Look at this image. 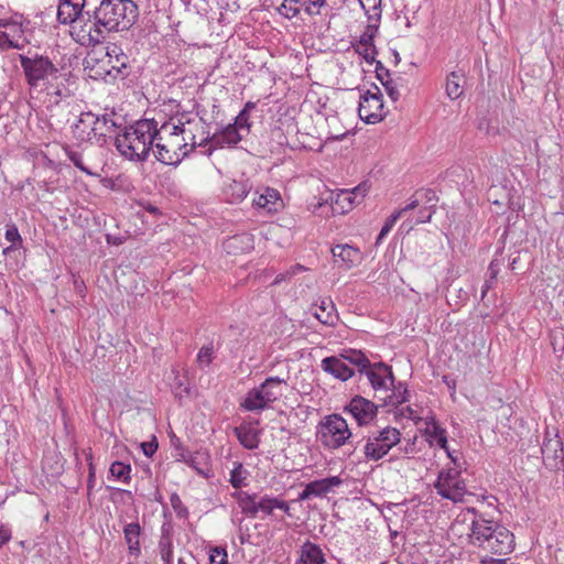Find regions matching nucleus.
<instances>
[{
	"instance_id": "864d4df0",
	"label": "nucleus",
	"mask_w": 564,
	"mask_h": 564,
	"mask_svg": "<svg viewBox=\"0 0 564 564\" xmlns=\"http://www.w3.org/2000/svg\"><path fill=\"white\" fill-rule=\"evenodd\" d=\"M364 189L361 186L356 187L351 193L346 194L345 199H347L350 204L357 203L360 204L364 197Z\"/></svg>"
},
{
	"instance_id": "7ed1b4c3",
	"label": "nucleus",
	"mask_w": 564,
	"mask_h": 564,
	"mask_svg": "<svg viewBox=\"0 0 564 564\" xmlns=\"http://www.w3.org/2000/svg\"><path fill=\"white\" fill-rule=\"evenodd\" d=\"M175 123H164L159 128V135L155 138L153 147H155V158L166 165H178L188 154V143L186 137H181L184 133V124H192V119L184 113L177 119Z\"/></svg>"
},
{
	"instance_id": "338daca9",
	"label": "nucleus",
	"mask_w": 564,
	"mask_h": 564,
	"mask_svg": "<svg viewBox=\"0 0 564 564\" xmlns=\"http://www.w3.org/2000/svg\"><path fill=\"white\" fill-rule=\"evenodd\" d=\"M282 381L279 377H269L258 388H267L271 383L280 384Z\"/></svg>"
},
{
	"instance_id": "49530a36",
	"label": "nucleus",
	"mask_w": 564,
	"mask_h": 564,
	"mask_svg": "<svg viewBox=\"0 0 564 564\" xmlns=\"http://www.w3.org/2000/svg\"><path fill=\"white\" fill-rule=\"evenodd\" d=\"M95 144L102 147L107 143V135L110 133L108 129L106 128V123L101 120V118L98 116L97 123L95 124Z\"/></svg>"
},
{
	"instance_id": "6ab92c4d",
	"label": "nucleus",
	"mask_w": 564,
	"mask_h": 564,
	"mask_svg": "<svg viewBox=\"0 0 564 564\" xmlns=\"http://www.w3.org/2000/svg\"><path fill=\"white\" fill-rule=\"evenodd\" d=\"M276 399L278 397L271 390H249L241 402V408L249 412L262 411Z\"/></svg>"
},
{
	"instance_id": "dca6fc26",
	"label": "nucleus",
	"mask_w": 564,
	"mask_h": 564,
	"mask_svg": "<svg viewBox=\"0 0 564 564\" xmlns=\"http://www.w3.org/2000/svg\"><path fill=\"white\" fill-rule=\"evenodd\" d=\"M344 411L351 414L359 425H364L373 419L377 405L362 397H355Z\"/></svg>"
},
{
	"instance_id": "a878e982",
	"label": "nucleus",
	"mask_w": 564,
	"mask_h": 564,
	"mask_svg": "<svg viewBox=\"0 0 564 564\" xmlns=\"http://www.w3.org/2000/svg\"><path fill=\"white\" fill-rule=\"evenodd\" d=\"M299 558L295 564H324L325 554L322 547L311 541L303 543L299 551Z\"/></svg>"
},
{
	"instance_id": "c03bdc74",
	"label": "nucleus",
	"mask_w": 564,
	"mask_h": 564,
	"mask_svg": "<svg viewBox=\"0 0 564 564\" xmlns=\"http://www.w3.org/2000/svg\"><path fill=\"white\" fill-rule=\"evenodd\" d=\"M65 153L68 158V160L82 172L86 173L87 175H94V173L84 164L83 156L79 152L74 151L69 147H66Z\"/></svg>"
},
{
	"instance_id": "aec40b11",
	"label": "nucleus",
	"mask_w": 564,
	"mask_h": 564,
	"mask_svg": "<svg viewBox=\"0 0 564 564\" xmlns=\"http://www.w3.org/2000/svg\"><path fill=\"white\" fill-rule=\"evenodd\" d=\"M258 507L259 512L271 519H278L276 511H281L284 514L291 517L290 503L286 500L272 495L260 496Z\"/></svg>"
},
{
	"instance_id": "bf43d9fd",
	"label": "nucleus",
	"mask_w": 564,
	"mask_h": 564,
	"mask_svg": "<svg viewBox=\"0 0 564 564\" xmlns=\"http://www.w3.org/2000/svg\"><path fill=\"white\" fill-rule=\"evenodd\" d=\"M141 447H142L143 454L147 457H151V456H153V454L158 449V443L155 441H153V442H144V443L141 444Z\"/></svg>"
},
{
	"instance_id": "39448f33",
	"label": "nucleus",
	"mask_w": 564,
	"mask_h": 564,
	"mask_svg": "<svg viewBox=\"0 0 564 564\" xmlns=\"http://www.w3.org/2000/svg\"><path fill=\"white\" fill-rule=\"evenodd\" d=\"M340 356L348 365L357 367L359 378L365 376L372 388H397L390 366L383 362L370 364L367 356L360 350H344Z\"/></svg>"
},
{
	"instance_id": "6e6552de",
	"label": "nucleus",
	"mask_w": 564,
	"mask_h": 564,
	"mask_svg": "<svg viewBox=\"0 0 564 564\" xmlns=\"http://www.w3.org/2000/svg\"><path fill=\"white\" fill-rule=\"evenodd\" d=\"M434 488L442 498L460 502L468 492L462 471L456 467L443 468L434 482Z\"/></svg>"
},
{
	"instance_id": "4d7b16f0",
	"label": "nucleus",
	"mask_w": 564,
	"mask_h": 564,
	"mask_svg": "<svg viewBox=\"0 0 564 564\" xmlns=\"http://www.w3.org/2000/svg\"><path fill=\"white\" fill-rule=\"evenodd\" d=\"M502 264V261H500L499 259L495 258L491 260L489 267H488V273H489V276L491 278V280H496L497 279V275L500 271V267Z\"/></svg>"
},
{
	"instance_id": "c9c22d12",
	"label": "nucleus",
	"mask_w": 564,
	"mask_h": 564,
	"mask_svg": "<svg viewBox=\"0 0 564 564\" xmlns=\"http://www.w3.org/2000/svg\"><path fill=\"white\" fill-rule=\"evenodd\" d=\"M462 75L457 72H452L446 78V95L455 100L463 95V88L460 86Z\"/></svg>"
},
{
	"instance_id": "09e8293b",
	"label": "nucleus",
	"mask_w": 564,
	"mask_h": 564,
	"mask_svg": "<svg viewBox=\"0 0 564 564\" xmlns=\"http://www.w3.org/2000/svg\"><path fill=\"white\" fill-rule=\"evenodd\" d=\"M355 50L367 63L372 64L377 62L376 55L378 51L376 46H356Z\"/></svg>"
},
{
	"instance_id": "473e14b6",
	"label": "nucleus",
	"mask_w": 564,
	"mask_h": 564,
	"mask_svg": "<svg viewBox=\"0 0 564 564\" xmlns=\"http://www.w3.org/2000/svg\"><path fill=\"white\" fill-rule=\"evenodd\" d=\"M234 432L245 448L254 449L259 446L260 440L257 430L248 426H238Z\"/></svg>"
},
{
	"instance_id": "13d9d810",
	"label": "nucleus",
	"mask_w": 564,
	"mask_h": 564,
	"mask_svg": "<svg viewBox=\"0 0 564 564\" xmlns=\"http://www.w3.org/2000/svg\"><path fill=\"white\" fill-rule=\"evenodd\" d=\"M432 210H431V207H423L419 210V216H417V219H416V224H424V223H429L431 220V217H432Z\"/></svg>"
},
{
	"instance_id": "8fccbe9b",
	"label": "nucleus",
	"mask_w": 564,
	"mask_h": 564,
	"mask_svg": "<svg viewBox=\"0 0 564 564\" xmlns=\"http://www.w3.org/2000/svg\"><path fill=\"white\" fill-rule=\"evenodd\" d=\"M402 78L399 77L397 79L388 80L387 83H383L382 86L386 89V93L391 98L392 101H398L400 98V91H399V80Z\"/></svg>"
},
{
	"instance_id": "603ef678",
	"label": "nucleus",
	"mask_w": 564,
	"mask_h": 564,
	"mask_svg": "<svg viewBox=\"0 0 564 564\" xmlns=\"http://www.w3.org/2000/svg\"><path fill=\"white\" fill-rule=\"evenodd\" d=\"M376 77L381 84L392 79L390 70L380 61L376 62Z\"/></svg>"
},
{
	"instance_id": "cd10ccee",
	"label": "nucleus",
	"mask_w": 564,
	"mask_h": 564,
	"mask_svg": "<svg viewBox=\"0 0 564 564\" xmlns=\"http://www.w3.org/2000/svg\"><path fill=\"white\" fill-rule=\"evenodd\" d=\"M140 535H141V527L138 521H133L127 523L123 527V536L124 541L128 545V551L133 556H139L141 553L140 547Z\"/></svg>"
},
{
	"instance_id": "a19ab883",
	"label": "nucleus",
	"mask_w": 564,
	"mask_h": 564,
	"mask_svg": "<svg viewBox=\"0 0 564 564\" xmlns=\"http://www.w3.org/2000/svg\"><path fill=\"white\" fill-rule=\"evenodd\" d=\"M304 12L310 15H321L323 10L328 7L327 0H301Z\"/></svg>"
},
{
	"instance_id": "f3484780",
	"label": "nucleus",
	"mask_w": 564,
	"mask_h": 564,
	"mask_svg": "<svg viewBox=\"0 0 564 564\" xmlns=\"http://www.w3.org/2000/svg\"><path fill=\"white\" fill-rule=\"evenodd\" d=\"M343 484V479L339 476H330L327 478L318 479L308 482L304 490L300 494L299 500L304 501L311 497H323L330 492L333 488L338 487Z\"/></svg>"
},
{
	"instance_id": "f704fd0d",
	"label": "nucleus",
	"mask_w": 564,
	"mask_h": 564,
	"mask_svg": "<svg viewBox=\"0 0 564 564\" xmlns=\"http://www.w3.org/2000/svg\"><path fill=\"white\" fill-rule=\"evenodd\" d=\"M249 471L239 462L234 463V468L230 470L229 482L235 489H241L247 486V478Z\"/></svg>"
},
{
	"instance_id": "e2e57ef3",
	"label": "nucleus",
	"mask_w": 564,
	"mask_h": 564,
	"mask_svg": "<svg viewBox=\"0 0 564 564\" xmlns=\"http://www.w3.org/2000/svg\"><path fill=\"white\" fill-rule=\"evenodd\" d=\"M373 40L375 39L371 37L370 33L362 32V34L359 37L357 46H375Z\"/></svg>"
},
{
	"instance_id": "69168bd1",
	"label": "nucleus",
	"mask_w": 564,
	"mask_h": 564,
	"mask_svg": "<svg viewBox=\"0 0 564 564\" xmlns=\"http://www.w3.org/2000/svg\"><path fill=\"white\" fill-rule=\"evenodd\" d=\"M400 412H401V414H402L403 416H405V417H408V419H411V420H416V419H417L415 411H413V410L411 409V406H409V405H408V406H405L404 409H401V411H400Z\"/></svg>"
},
{
	"instance_id": "a18cd8bd",
	"label": "nucleus",
	"mask_w": 564,
	"mask_h": 564,
	"mask_svg": "<svg viewBox=\"0 0 564 564\" xmlns=\"http://www.w3.org/2000/svg\"><path fill=\"white\" fill-rule=\"evenodd\" d=\"M250 116L246 110H240V112L236 116L234 122L231 123L235 126L238 130H240L241 133L248 134L250 132V122H249Z\"/></svg>"
},
{
	"instance_id": "4c0bfd02",
	"label": "nucleus",
	"mask_w": 564,
	"mask_h": 564,
	"mask_svg": "<svg viewBox=\"0 0 564 564\" xmlns=\"http://www.w3.org/2000/svg\"><path fill=\"white\" fill-rule=\"evenodd\" d=\"M110 475L124 484H128L131 479V466L122 462H113L109 468Z\"/></svg>"
},
{
	"instance_id": "de8ad7c7",
	"label": "nucleus",
	"mask_w": 564,
	"mask_h": 564,
	"mask_svg": "<svg viewBox=\"0 0 564 564\" xmlns=\"http://www.w3.org/2000/svg\"><path fill=\"white\" fill-rule=\"evenodd\" d=\"M170 502L178 518L186 519L188 517V509L184 506L176 492L171 495Z\"/></svg>"
},
{
	"instance_id": "4be33fe9",
	"label": "nucleus",
	"mask_w": 564,
	"mask_h": 564,
	"mask_svg": "<svg viewBox=\"0 0 564 564\" xmlns=\"http://www.w3.org/2000/svg\"><path fill=\"white\" fill-rule=\"evenodd\" d=\"M243 135L235 126L228 123L214 132V148H235Z\"/></svg>"
},
{
	"instance_id": "774afa93",
	"label": "nucleus",
	"mask_w": 564,
	"mask_h": 564,
	"mask_svg": "<svg viewBox=\"0 0 564 564\" xmlns=\"http://www.w3.org/2000/svg\"><path fill=\"white\" fill-rule=\"evenodd\" d=\"M496 280H491V278L489 276V279H487L482 285V290H481V297L484 299L486 293L492 288L494 283H495Z\"/></svg>"
},
{
	"instance_id": "680f3d73",
	"label": "nucleus",
	"mask_w": 564,
	"mask_h": 564,
	"mask_svg": "<svg viewBox=\"0 0 564 564\" xmlns=\"http://www.w3.org/2000/svg\"><path fill=\"white\" fill-rule=\"evenodd\" d=\"M11 539V530L7 525L0 527V547Z\"/></svg>"
},
{
	"instance_id": "2eb2a0df",
	"label": "nucleus",
	"mask_w": 564,
	"mask_h": 564,
	"mask_svg": "<svg viewBox=\"0 0 564 564\" xmlns=\"http://www.w3.org/2000/svg\"><path fill=\"white\" fill-rule=\"evenodd\" d=\"M97 120L98 116L91 111L82 112L78 120L72 126L73 137L80 143L95 144V124Z\"/></svg>"
},
{
	"instance_id": "f03ea898",
	"label": "nucleus",
	"mask_w": 564,
	"mask_h": 564,
	"mask_svg": "<svg viewBox=\"0 0 564 564\" xmlns=\"http://www.w3.org/2000/svg\"><path fill=\"white\" fill-rule=\"evenodd\" d=\"M158 135V122L154 119H142L124 127L122 132L116 135L115 145L124 158L144 162Z\"/></svg>"
},
{
	"instance_id": "ea45409f",
	"label": "nucleus",
	"mask_w": 564,
	"mask_h": 564,
	"mask_svg": "<svg viewBox=\"0 0 564 564\" xmlns=\"http://www.w3.org/2000/svg\"><path fill=\"white\" fill-rule=\"evenodd\" d=\"M192 124H194L195 127L197 126H200V129H202V134L204 135V138L202 139L200 142H197V147H207L209 145L207 152L208 154L210 155L217 148H214V133L210 134L208 130H206V123L205 121L200 118L198 121L192 119Z\"/></svg>"
},
{
	"instance_id": "a211bd4d",
	"label": "nucleus",
	"mask_w": 564,
	"mask_h": 564,
	"mask_svg": "<svg viewBox=\"0 0 564 564\" xmlns=\"http://www.w3.org/2000/svg\"><path fill=\"white\" fill-rule=\"evenodd\" d=\"M334 263L343 270H350L361 261L358 248L350 245H336L332 248Z\"/></svg>"
},
{
	"instance_id": "052dcab7",
	"label": "nucleus",
	"mask_w": 564,
	"mask_h": 564,
	"mask_svg": "<svg viewBox=\"0 0 564 564\" xmlns=\"http://www.w3.org/2000/svg\"><path fill=\"white\" fill-rule=\"evenodd\" d=\"M393 226H394V224L391 223V220L387 219L386 224L383 225V227L381 228V230L377 237L376 245L381 243L383 238L390 232V230L392 229Z\"/></svg>"
},
{
	"instance_id": "9b49d317",
	"label": "nucleus",
	"mask_w": 564,
	"mask_h": 564,
	"mask_svg": "<svg viewBox=\"0 0 564 564\" xmlns=\"http://www.w3.org/2000/svg\"><path fill=\"white\" fill-rule=\"evenodd\" d=\"M72 35L76 42L86 46H96L100 44L107 35L102 25L97 24V19L93 17V12H84L83 22L72 25Z\"/></svg>"
},
{
	"instance_id": "393cba45",
	"label": "nucleus",
	"mask_w": 564,
	"mask_h": 564,
	"mask_svg": "<svg viewBox=\"0 0 564 564\" xmlns=\"http://www.w3.org/2000/svg\"><path fill=\"white\" fill-rule=\"evenodd\" d=\"M425 436L427 442L433 446L437 445L441 448L445 449L448 457L452 459V462L455 464L456 459L453 457L451 452L447 448V434L446 431L440 426L437 422L434 421V419H431V422H426L425 427Z\"/></svg>"
},
{
	"instance_id": "0eeeda50",
	"label": "nucleus",
	"mask_w": 564,
	"mask_h": 564,
	"mask_svg": "<svg viewBox=\"0 0 564 564\" xmlns=\"http://www.w3.org/2000/svg\"><path fill=\"white\" fill-rule=\"evenodd\" d=\"M316 435L323 446L337 449L351 437V432L345 419L338 414H332L321 421Z\"/></svg>"
},
{
	"instance_id": "4468645a",
	"label": "nucleus",
	"mask_w": 564,
	"mask_h": 564,
	"mask_svg": "<svg viewBox=\"0 0 564 564\" xmlns=\"http://www.w3.org/2000/svg\"><path fill=\"white\" fill-rule=\"evenodd\" d=\"M541 451L544 464L547 467L558 469L564 466L563 441L558 432H556L553 437L546 432Z\"/></svg>"
},
{
	"instance_id": "c756f323",
	"label": "nucleus",
	"mask_w": 564,
	"mask_h": 564,
	"mask_svg": "<svg viewBox=\"0 0 564 564\" xmlns=\"http://www.w3.org/2000/svg\"><path fill=\"white\" fill-rule=\"evenodd\" d=\"M314 316L324 325L334 326L338 321L335 304L330 299H324L317 306Z\"/></svg>"
},
{
	"instance_id": "58836bf2",
	"label": "nucleus",
	"mask_w": 564,
	"mask_h": 564,
	"mask_svg": "<svg viewBox=\"0 0 564 564\" xmlns=\"http://www.w3.org/2000/svg\"><path fill=\"white\" fill-rule=\"evenodd\" d=\"M370 21H379L381 18V0H359Z\"/></svg>"
},
{
	"instance_id": "1a4fd4ad",
	"label": "nucleus",
	"mask_w": 564,
	"mask_h": 564,
	"mask_svg": "<svg viewBox=\"0 0 564 564\" xmlns=\"http://www.w3.org/2000/svg\"><path fill=\"white\" fill-rule=\"evenodd\" d=\"M401 433L398 429L386 426L380 431L372 432L364 447L365 457L368 460L377 462L383 458L389 451L400 443Z\"/></svg>"
},
{
	"instance_id": "412c9836",
	"label": "nucleus",
	"mask_w": 564,
	"mask_h": 564,
	"mask_svg": "<svg viewBox=\"0 0 564 564\" xmlns=\"http://www.w3.org/2000/svg\"><path fill=\"white\" fill-rule=\"evenodd\" d=\"M322 368L334 378L346 381L355 375L350 366L339 356L326 357L322 360Z\"/></svg>"
},
{
	"instance_id": "6e6d98bb",
	"label": "nucleus",
	"mask_w": 564,
	"mask_h": 564,
	"mask_svg": "<svg viewBox=\"0 0 564 564\" xmlns=\"http://www.w3.org/2000/svg\"><path fill=\"white\" fill-rule=\"evenodd\" d=\"M184 133L181 134V137H186V141L188 143V150H189V153L192 151H194L196 148H197V142H196V135L193 133V131L191 129H186V127L184 126Z\"/></svg>"
},
{
	"instance_id": "20e7f679",
	"label": "nucleus",
	"mask_w": 564,
	"mask_h": 564,
	"mask_svg": "<svg viewBox=\"0 0 564 564\" xmlns=\"http://www.w3.org/2000/svg\"><path fill=\"white\" fill-rule=\"evenodd\" d=\"M93 17L108 34L130 30L139 17V9L132 0H101Z\"/></svg>"
},
{
	"instance_id": "5fc2aeb1",
	"label": "nucleus",
	"mask_w": 564,
	"mask_h": 564,
	"mask_svg": "<svg viewBox=\"0 0 564 564\" xmlns=\"http://www.w3.org/2000/svg\"><path fill=\"white\" fill-rule=\"evenodd\" d=\"M115 113H104L102 116H99L101 120L106 123V128L109 132L113 131L115 129L121 127L120 123H117L113 119Z\"/></svg>"
},
{
	"instance_id": "7c9ffc66",
	"label": "nucleus",
	"mask_w": 564,
	"mask_h": 564,
	"mask_svg": "<svg viewBox=\"0 0 564 564\" xmlns=\"http://www.w3.org/2000/svg\"><path fill=\"white\" fill-rule=\"evenodd\" d=\"M224 247L228 253L246 252L253 248V239L249 234L236 235L228 238Z\"/></svg>"
},
{
	"instance_id": "37998d69",
	"label": "nucleus",
	"mask_w": 564,
	"mask_h": 564,
	"mask_svg": "<svg viewBox=\"0 0 564 564\" xmlns=\"http://www.w3.org/2000/svg\"><path fill=\"white\" fill-rule=\"evenodd\" d=\"M159 551L163 564H173V544L172 538H160Z\"/></svg>"
},
{
	"instance_id": "423d86ee",
	"label": "nucleus",
	"mask_w": 564,
	"mask_h": 564,
	"mask_svg": "<svg viewBox=\"0 0 564 564\" xmlns=\"http://www.w3.org/2000/svg\"><path fill=\"white\" fill-rule=\"evenodd\" d=\"M19 61L24 74L26 84L35 88L41 84L45 85L50 79L57 78L58 68L52 59L39 53L19 54Z\"/></svg>"
},
{
	"instance_id": "72a5a7b5",
	"label": "nucleus",
	"mask_w": 564,
	"mask_h": 564,
	"mask_svg": "<svg viewBox=\"0 0 564 564\" xmlns=\"http://www.w3.org/2000/svg\"><path fill=\"white\" fill-rule=\"evenodd\" d=\"M219 346H215L214 341H209L200 347L196 356V364L200 369L210 366L217 355Z\"/></svg>"
},
{
	"instance_id": "bb28decb",
	"label": "nucleus",
	"mask_w": 564,
	"mask_h": 564,
	"mask_svg": "<svg viewBox=\"0 0 564 564\" xmlns=\"http://www.w3.org/2000/svg\"><path fill=\"white\" fill-rule=\"evenodd\" d=\"M253 205L268 213H275L282 206V199L276 189L265 187L263 193L253 198Z\"/></svg>"
},
{
	"instance_id": "b1692460",
	"label": "nucleus",
	"mask_w": 564,
	"mask_h": 564,
	"mask_svg": "<svg viewBox=\"0 0 564 564\" xmlns=\"http://www.w3.org/2000/svg\"><path fill=\"white\" fill-rule=\"evenodd\" d=\"M231 497L238 503V507L246 517L256 518L259 513V495L249 494L242 490H236L231 494Z\"/></svg>"
},
{
	"instance_id": "0e129e2a",
	"label": "nucleus",
	"mask_w": 564,
	"mask_h": 564,
	"mask_svg": "<svg viewBox=\"0 0 564 564\" xmlns=\"http://www.w3.org/2000/svg\"><path fill=\"white\" fill-rule=\"evenodd\" d=\"M398 391H399L400 395L395 397V401H394V397L389 395L391 404H394V403H400L401 404V403L406 401L405 394L409 392V390L404 389V390H398Z\"/></svg>"
},
{
	"instance_id": "ddd939ff",
	"label": "nucleus",
	"mask_w": 564,
	"mask_h": 564,
	"mask_svg": "<svg viewBox=\"0 0 564 564\" xmlns=\"http://www.w3.org/2000/svg\"><path fill=\"white\" fill-rule=\"evenodd\" d=\"M376 91L367 90L360 96L358 115L366 123H377L384 117L382 94L375 85Z\"/></svg>"
},
{
	"instance_id": "2f4dec72",
	"label": "nucleus",
	"mask_w": 564,
	"mask_h": 564,
	"mask_svg": "<svg viewBox=\"0 0 564 564\" xmlns=\"http://www.w3.org/2000/svg\"><path fill=\"white\" fill-rule=\"evenodd\" d=\"M250 191V186L245 181H232L225 188V195L230 204L242 202Z\"/></svg>"
},
{
	"instance_id": "c85d7f7f",
	"label": "nucleus",
	"mask_w": 564,
	"mask_h": 564,
	"mask_svg": "<svg viewBox=\"0 0 564 564\" xmlns=\"http://www.w3.org/2000/svg\"><path fill=\"white\" fill-rule=\"evenodd\" d=\"M186 465L205 478H208L212 475L209 456L205 452H195L189 454L186 458Z\"/></svg>"
},
{
	"instance_id": "e433bc0d",
	"label": "nucleus",
	"mask_w": 564,
	"mask_h": 564,
	"mask_svg": "<svg viewBox=\"0 0 564 564\" xmlns=\"http://www.w3.org/2000/svg\"><path fill=\"white\" fill-rule=\"evenodd\" d=\"M302 1L301 0H283L281 6L278 8L279 13L285 19H293L301 13Z\"/></svg>"
},
{
	"instance_id": "3c124183",
	"label": "nucleus",
	"mask_w": 564,
	"mask_h": 564,
	"mask_svg": "<svg viewBox=\"0 0 564 564\" xmlns=\"http://www.w3.org/2000/svg\"><path fill=\"white\" fill-rule=\"evenodd\" d=\"M210 564H228L227 552L225 549L215 547L209 555Z\"/></svg>"
},
{
	"instance_id": "5701e85b",
	"label": "nucleus",
	"mask_w": 564,
	"mask_h": 564,
	"mask_svg": "<svg viewBox=\"0 0 564 564\" xmlns=\"http://www.w3.org/2000/svg\"><path fill=\"white\" fill-rule=\"evenodd\" d=\"M57 20L62 24H78L84 20L83 3L61 0L57 8Z\"/></svg>"
},
{
	"instance_id": "9d476101",
	"label": "nucleus",
	"mask_w": 564,
	"mask_h": 564,
	"mask_svg": "<svg viewBox=\"0 0 564 564\" xmlns=\"http://www.w3.org/2000/svg\"><path fill=\"white\" fill-rule=\"evenodd\" d=\"M106 82L124 79L129 76L131 66L129 56L116 43L106 47V59L102 62Z\"/></svg>"
},
{
	"instance_id": "79ce46f5",
	"label": "nucleus",
	"mask_w": 564,
	"mask_h": 564,
	"mask_svg": "<svg viewBox=\"0 0 564 564\" xmlns=\"http://www.w3.org/2000/svg\"><path fill=\"white\" fill-rule=\"evenodd\" d=\"M4 236H6V239L9 242H11V246L4 249V251H3L4 253H7L11 250H15L17 248H19L22 245V237H21L15 224L7 225V230H6Z\"/></svg>"
},
{
	"instance_id": "f257e3e1",
	"label": "nucleus",
	"mask_w": 564,
	"mask_h": 564,
	"mask_svg": "<svg viewBox=\"0 0 564 564\" xmlns=\"http://www.w3.org/2000/svg\"><path fill=\"white\" fill-rule=\"evenodd\" d=\"M468 523V543L486 554L507 555L514 549V535L503 524L487 518L475 508H467L456 518L455 525Z\"/></svg>"
},
{
	"instance_id": "f8f14e48",
	"label": "nucleus",
	"mask_w": 564,
	"mask_h": 564,
	"mask_svg": "<svg viewBox=\"0 0 564 564\" xmlns=\"http://www.w3.org/2000/svg\"><path fill=\"white\" fill-rule=\"evenodd\" d=\"M0 26L6 29L4 31H0V51H8L11 48L23 50L28 44H30V40L24 34L21 19H1Z\"/></svg>"
}]
</instances>
